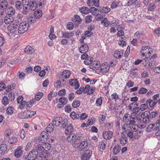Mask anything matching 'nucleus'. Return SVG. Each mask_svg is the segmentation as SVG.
<instances>
[{"mask_svg": "<svg viewBox=\"0 0 160 160\" xmlns=\"http://www.w3.org/2000/svg\"><path fill=\"white\" fill-rule=\"evenodd\" d=\"M150 112L148 111H146L143 113H139V116H140L142 118V121L144 123L143 124H141L140 126L141 128H143L146 125V123L148 122L150 120V118L149 116Z\"/></svg>", "mask_w": 160, "mask_h": 160, "instance_id": "obj_1", "label": "nucleus"}, {"mask_svg": "<svg viewBox=\"0 0 160 160\" xmlns=\"http://www.w3.org/2000/svg\"><path fill=\"white\" fill-rule=\"evenodd\" d=\"M19 24V22L17 21L14 22L12 25L8 27V33L9 35H12L14 34H16L17 32V28Z\"/></svg>", "mask_w": 160, "mask_h": 160, "instance_id": "obj_2", "label": "nucleus"}, {"mask_svg": "<svg viewBox=\"0 0 160 160\" xmlns=\"http://www.w3.org/2000/svg\"><path fill=\"white\" fill-rule=\"evenodd\" d=\"M19 25L18 28V33L23 34L28 29L29 24L27 22H21Z\"/></svg>", "mask_w": 160, "mask_h": 160, "instance_id": "obj_3", "label": "nucleus"}, {"mask_svg": "<svg viewBox=\"0 0 160 160\" xmlns=\"http://www.w3.org/2000/svg\"><path fill=\"white\" fill-rule=\"evenodd\" d=\"M152 52V49L148 46L142 47L141 52L142 55L143 56H145L146 58L150 56Z\"/></svg>", "mask_w": 160, "mask_h": 160, "instance_id": "obj_4", "label": "nucleus"}, {"mask_svg": "<svg viewBox=\"0 0 160 160\" xmlns=\"http://www.w3.org/2000/svg\"><path fill=\"white\" fill-rule=\"evenodd\" d=\"M24 1L25 3H27L26 5L30 8L31 10L34 11L37 8L38 5L36 1L33 0H31L30 2H29V0H22V1L23 2H24Z\"/></svg>", "mask_w": 160, "mask_h": 160, "instance_id": "obj_5", "label": "nucleus"}, {"mask_svg": "<svg viewBox=\"0 0 160 160\" xmlns=\"http://www.w3.org/2000/svg\"><path fill=\"white\" fill-rule=\"evenodd\" d=\"M71 74L70 71L68 70H65L63 71L61 76L59 77V78H61L60 79L61 82H64V78L67 79L69 78Z\"/></svg>", "mask_w": 160, "mask_h": 160, "instance_id": "obj_6", "label": "nucleus"}, {"mask_svg": "<svg viewBox=\"0 0 160 160\" xmlns=\"http://www.w3.org/2000/svg\"><path fill=\"white\" fill-rule=\"evenodd\" d=\"M99 0H88L87 4L88 6H94L97 7L99 6Z\"/></svg>", "mask_w": 160, "mask_h": 160, "instance_id": "obj_7", "label": "nucleus"}, {"mask_svg": "<svg viewBox=\"0 0 160 160\" xmlns=\"http://www.w3.org/2000/svg\"><path fill=\"white\" fill-rule=\"evenodd\" d=\"M38 155V151L36 149H34L29 153L27 156V158L28 159L32 160L33 159V158L37 157Z\"/></svg>", "mask_w": 160, "mask_h": 160, "instance_id": "obj_8", "label": "nucleus"}, {"mask_svg": "<svg viewBox=\"0 0 160 160\" xmlns=\"http://www.w3.org/2000/svg\"><path fill=\"white\" fill-rule=\"evenodd\" d=\"M138 0H129L125 5V6L130 7L131 6H137L139 5Z\"/></svg>", "mask_w": 160, "mask_h": 160, "instance_id": "obj_9", "label": "nucleus"}, {"mask_svg": "<svg viewBox=\"0 0 160 160\" xmlns=\"http://www.w3.org/2000/svg\"><path fill=\"white\" fill-rule=\"evenodd\" d=\"M14 18L10 15H7L4 18V21L6 24H9L14 21Z\"/></svg>", "mask_w": 160, "mask_h": 160, "instance_id": "obj_10", "label": "nucleus"}, {"mask_svg": "<svg viewBox=\"0 0 160 160\" xmlns=\"http://www.w3.org/2000/svg\"><path fill=\"white\" fill-rule=\"evenodd\" d=\"M72 21L75 25L78 26L79 24L81 23L82 19L78 15H75L74 17L72 18Z\"/></svg>", "mask_w": 160, "mask_h": 160, "instance_id": "obj_11", "label": "nucleus"}, {"mask_svg": "<svg viewBox=\"0 0 160 160\" xmlns=\"http://www.w3.org/2000/svg\"><path fill=\"white\" fill-rule=\"evenodd\" d=\"M92 153H91L90 150L86 151L84 154L81 157L82 160H87L90 158Z\"/></svg>", "mask_w": 160, "mask_h": 160, "instance_id": "obj_12", "label": "nucleus"}, {"mask_svg": "<svg viewBox=\"0 0 160 160\" xmlns=\"http://www.w3.org/2000/svg\"><path fill=\"white\" fill-rule=\"evenodd\" d=\"M7 150V146L5 144H1L0 145V154L1 155H4L6 152Z\"/></svg>", "mask_w": 160, "mask_h": 160, "instance_id": "obj_13", "label": "nucleus"}, {"mask_svg": "<svg viewBox=\"0 0 160 160\" xmlns=\"http://www.w3.org/2000/svg\"><path fill=\"white\" fill-rule=\"evenodd\" d=\"M113 135V133L112 132L107 131L104 132L103 137L104 138L107 139L111 138Z\"/></svg>", "mask_w": 160, "mask_h": 160, "instance_id": "obj_14", "label": "nucleus"}, {"mask_svg": "<svg viewBox=\"0 0 160 160\" xmlns=\"http://www.w3.org/2000/svg\"><path fill=\"white\" fill-rule=\"evenodd\" d=\"M99 63L97 62L94 61L90 64V68L93 70H97L100 67Z\"/></svg>", "mask_w": 160, "mask_h": 160, "instance_id": "obj_15", "label": "nucleus"}, {"mask_svg": "<svg viewBox=\"0 0 160 160\" xmlns=\"http://www.w3.org/2000/svg\"><path fill=\"white\" fill-rule=\"evenodd\" d=\"M88 146V143L87 141H83L81 142L78 146V149L80 151H82L86 148Z\"/></svg>", "mask_w": 160, "mask_h": 160, "instance_id": "obj_16", "label": "nucleus"}, {"mask_svg": "<svg viewBox=\"0 0 160 160\" xmlns=\"http://www.w3.org/2000/svg\"><path fill=\"white\" fill-rule=\"evenodd\" d=\"M142 64L145 67L148 68H151L154 65V63L150 62L148 59L144 60Z\"/></svg>", "mask_w": 160, "mask_h": 160, "instance_id": "obj_17", "label": "nucleus"}, {"mask_svg": "<svg viewBox=\"0 0 160 160\" xmlns=\"http://www.w3.org/2000/svg\"><path fill=\"white\" fill-rule=\"evenodd\" d=\"M109 68L110 65L108 66L107 63L105 62L104 65H102V67L101 68L100 70L102 72L106 73L108 72Z\"/></svg>", "mask_w": 160, "mask_h": 160, "instance_id": "obj_18", "label": "nucleus"}, {"mask_svg": "<svg viewBox=\"0 0 160 160\" xmlns=\"http://www.w3.org/2000/svg\"><path fill=\"white\" fill-rule=\"evenodd\" d=\"M30 111H28L26 112H22L23 116L22 115V113L19 115V117L21 118H30L32 116L30 114Z\"/></svg>", "mask_w": 160, "mask_h": 160, "instance_id": "obj_19", "label": "nucleus"}, {"mask_svg": "<svg viewBox=\"0 0 160 160\" xmlns=\"http://www.w3.org/2000/svg\"><path fill=\"white\" fill-rule=\"evenodd\" d=\"M88 50V47L86 44L82 45L79 48V51L82 53L87 52Z\"/></svg>", "mask_w": 160, "mask_h": 160, "instance_id": "obj_20", "label": "nucleus"}, {"mask_svg": "<svg viewBox=\"0 0 160 160\" xmlns=\"http://www.w3.org/2000/svg\"><path fill=\"white\" fill-rule=\"evenodd\" d=\"M25 52L28 54H32L35 52L34 49L30 46H27L24 49Z\"/></svg>", "mask_w": 160, "mask_h": 160, "instance_id": "obj_21", "label": "nucleus"}, {"mask_svg": "<svg viewBox=\"0 0 160 160\" xmlns=\"http://www.w3.org/2000/svg\"><path fill=\"white\" fill-rule=\"evenodd\" d=\"M69 82L72 86L74 85L73 83H74V88L76 89H78L80 86L79 84L77 81V79H72L71 81H70Z\"/></svg>", "mask_w": 160, "mask_h": 160, "instance_id": "obj_22", "label": "nucleus"}, {"mask_svg": "<svg viewBox=\"0 0 160 160\" xmlns=\"http://www.w3.org/2000/svg\"><path fill=\"white\" fill-rule=\"evenodd\" d=\"M62 118L57 117L55 118L53 120V124L56 126H58L61 124V121H62Z\"/></svg>", "mask_w": 160, "mask_h": 160, "instance_id": "obj_23", "label": "nucleus"}, {"mask_svg": "<svg viewBox=\"0 0 160 160\" xmlns=\"http://www.w3.org/2000/svg\"><path fill=\"white\" fill-rule=\"evenodd\" d=\"M151 101V99H148L144 104L141 105L140 108V110L142 111L147 108L149 103H150Z\"/></svg>", "mask_w": 160, "mask_h": 160, "instance_id": "obj_24", "label": "nucleus"}, {"mask_svg": "<svg viewBox=\"0 0 160 160\" xmlns=\"http://www.w3.org/2000/svg\"><path fill=\"white\" fill-rule=\"evenodd\" d=\"M5 12L7 15H10L12 16L15 12L14 9L12 7L8 8L5 10Z\"/></svg>", "mask_w": 160, "mask_h": 160, "instance_id": "obj_25", "label": "nucleus"}, {"mask_svg": "<svg viewBox=\"0 0 160 160\" xmlns=\"http://www.w3.org/2000/svg\"><path fill=\"white\" fill-rule=\"evenodd\" d=\"M73 130V128L71 124H70L67 128L65 130V133L66 134H70Z\"/></svg>", "mask_w": 160, "mask_h": 160, "instance_id": "obj_26", "label": "nucleus"}, {"mask_svg": "<svg viewBox=\"0 0 160 160\" xmlns=\"http://www.w3.org/2000/svg\"><path fill=\"white\" fill-rule=\"evenodd\" d=\"M36 150L38 152V154L42 153V152L45 150L44 146L43 145H42L39 144L37 145L36 147Z\"/></svg>", "mask_w": 160, "mask_h": 160, "instance_id": "obj_27", "label": "nucleus"}, {"mask_svg": "<svg viewBox=\"0 0 160 160\" xmlns=\"http://www.w3.org/2000/svg\"><path fill=\"white\" fill-rule=\"evenodd\" d=\"M42 12L39 9H38L34 12V16L36 18L39 19L42 17Z\"/></svg>", "mask_w": 160, "mask_h": 160, "instance_id": "obj_28", "label": "nucleus"}, {"mask_svg": "<svg viewBox=\"0 0 160 160\" xmlns=\"http://www.w3.org/2000/svg\"><path fill=\"white\" fill-rule=\"evenodd\" d=\"M80 114L78 112L76 113L75 112H73L71 113L70 116L73 119H78L80 117Z\"/></svg>", "mask_w": 160, "mask_h": 160, "instance_id": "obj_29", "label": "nucleus"}, {"mask_svg": "<svg viewBox=\"0 0 160 160\" xmlns=\"http://www.w3.org/2000/svg\"><path fill=\"white\" fill-rule=\"evenodd\" d=\"M23 3L19 1H17L15 3V7L18 10H21L22 9V7L23 6Z\"/></svg>", "mask_w": 160, "mask_h": 160, "instance_id": "obj_30", "label": "nucleus"}, {"mask_svg": "<svg viewBox=\"0 0 160 160\" xmlns=\"http://www.w3.org/2000/svg\"><path fill=\"white\" fill-rule=\"evenodd\" d=\"M99 10L100 12L107 13L110 11V9L108 7H101L99 8Z\"/></svg>", "mask_w": 160, "mask_h": 160, "instance_id": "obj_31", "label": "nucleus"}, {"mask_svg": "<svg viewBox=\"0 0 160 160\" xmlns=\"http://www.w3.org/2000/svg\"><path fill=\"white\" fill-rule=\"evenodd\" d=\"M22 151L20 148H18L15 152L14 155L17 158L20 157L22 155Z\"/></svg>", "mask_w": 160, "mask_h": 160, "instance_id": "obj_32", "label": "nucleus"}, {"mask_svg": "<svg viewBox=\"0 0 160 160\" xmlns=\"http://www.w3.org/2000/svg\"><path fill=\"white\" fill-rule=\"evenodd\" d=\"M121 150L120 147L118 145H116L113 149V153L116 155L119 153Z\"/></svg>", "mask_w": 160, "mask_h": 160, "instance_id": "obj_33", "label": "nucleus"}, {"mask_svg": "<svg viewBox=\"0 0 160 160\" xmlns=\"http://www.w3.org/2000/svg\"><path fill=\"white\" fill-rule=\"evenodd\" d=\"M36 2L39 7V8L44 7L45 6V1L44 0H36Z\"/></svg>", "mask_w": 160, "mask_h": 160, "instance_id": "obj_34", "label": "nucleus"}, {"mask_svg": "<svg viewBox=\"0 0 160 160\" xmlns=\"http://www.w3.org/2000/svg\"><path fill=\"white\" fill-rule=\"evenodd\" d=\"M106 145L105 143L103 142H100L99 144V148L100 149V151L102 152V150H104L106 149Z\"/></svg>", "mask_w": 160, "mask_h": 160, "instance_id": "obj_35", "label": "nucleus"}, {"mask_svg": "<svg viewBox=\"0 0 160 160\" xmlns=\"http://www.w3.org/2000/svg\"><path fill=\"white\" fill-rule=\"evenodd\" d=\"M8 4L6 1H4L2 2L0 5V9L2 10H5L8 8Z\"/></svg>", "mask_w": 160, "mask_h": 160, "instance_id": "obj_36", "label": "nucleus"}, {"mask_svg": "<svg viewBox=\"0 0 160 160\" xmlns=\"http://www.w3.org/2000/svg\"><path fill=\"white\" fill-rule=\"evenodd\" d=\"M54 32V28L52 27H51L50 28V32L48 36L49 38L50 39L54 38H56V36L53 34Z\"/></svg>", "mask_w": 160, "mask_h": 160, "instance_id": "obj_37", "label": "nucleus"}, {"mask_svg": "<svg viewBox=\"0 0 160 160\" xmlns=\"http://www.w3.org/2000/svg\"><path fill=\"white\" fill-rule=\"evenodd\" d=\"M80 142V138L78 137H76V138L72 142V145L75 147H78V145Z\"/></svg>", "mask_w": 160, "mask_h": 160, "instance_id": "obj_38", "label": "nucleus"}, {"mask_svg": "<svg viewBox=\"0 0 160 160\" xmlns=\"http://www.w3.org/2000/svg\"><path fill=\"white\" fill-rule=\"evenodd\" d=\"M79 11L82 13L87 14L89 12V8L87 7H83L80 8Z\"/></svg>", "mask_w": 160, "mask_h": 160, "instance_id": "obj_39", "label": "nucleus"}, {"mask_svg": "<svg viewBox=\"0 0 160 160\" xmlns=\"http://www.w3.org/2000/svg\"><path fill=\"white\" fill-rule=\"evenodd\" d=\"M131 118V116L128 113H126L123 118V120L125 122H128L130 120Z\"/></svg>", "mask_w": 160, "mask_h": 160, "instance_id": "obj_40", "label": "nucleus"}, {"mask_svg": "<svg viewBox=\"0 0 160 160\" xmlns=\"http://www.w3.org/2000/svg\"><path fill=\"white\" fill-rule=\"evenodd\" d=\"M63 36L65 38H69L72 36L74 34L73 32H63L62 34Z\"/></svg>", "mask_w": 160, "mask_h": 160, "instance_id": "obj_41", "label": "nucleus"}, {"mask_svg": "<svg viewBox=\"0 0 160 160\" xmlns=\"http://www.w3.org/2000/svg\"><path fill=\"white\" fill-rule=\"evenodd\" d=\"M127 138L126 137H123L120 139V144L122 145H124L126 144L128 142L127 140Z\"/></svg>", "mask_w": 160, "mask_h": 160, "instance_id": "obj_42", "label": "nucleus"}, {"mask_svg": "<svg viewBox=\"0 0 160 160\" xmlns=\"http://www.w3.org/2000/svg\"><path fill=\"white\" fill-rule=\"evenodd\" d=\"M76 138V135H70L67 138V140L69 142H73V141Z\"/></svg>", "mask_w": 160, "mask_h": 160, "instance_id": "obj_43", "label": "nucleus"}, {"mask_svg": "<svg viewBox=\"0 0 160 160\" xmlns=\"http://www.w3.org/2000/svg\"><path fill=\"white\" fill-rule=\"evenodd\" d=\"M93 58L91 57H89L87 58L84 61V63L86 65L91 64V62L93 60Z\"/></svg>", "mask_w": 160, "mask_h": 160, "instance_id": "obj_44", "label": "nucleus"}, {"mask_svg": "<svg viewBox=\"0 0 160 160\" xmlns=\"http://www.w3.org/2000/svg\"><path fill=\"white\" fill-rule=\"evenodd\" d=\"M54 129V126L52 124H49L46 128L47 131L48 132L51 133L52 132Z\"/></svg>", "mask_w": 160, "mask_h": 160, "instance_id": "obj_45", "label": "nucleus"}, {"mask_svg": "<svg viewBox=\"0 0 160 160\" xmlns=\"http://www.w3.org/2000/svg\"><path fill=\"white\" fill-rule=\"evenodd\" d=\"M102 23H103L104 26L107 27L110 24V22L107 18H105L102 19Z\"/></svg>", "mask_w": 160, "mask_h": 160, "instance_id": "obj_46", "label": "nucleus"}, {"mask_svg": "<svg viewBox=\"0 0 160 160\" xmlns=\"http://www.w3.org/2000/svg\"><path fill=\"white\" fill-rule=\"evenodd\" d=\"M61 121V127L63 128H64L67 124L68 120L67 119H63L62 118V120Z\"/></svg>", "mask_w": 160, "mask_h": 160, "instance_id": "obj_47", "label": "nucleus"}, {"mask_svg": "<svg viewBox=\"0 0 160 160\" xmlns=\"http://www.w3.org/2000/svg\"><path fill=\"white\" fill-rule=\"evenodd\" d=\"M157 125V124H150L147 128V131L149 132L150 131L154 130L155 128V126Z\"/></svg>", "mask_w": 160, "mask_h": 160, "instance_id": "obj_48", "label": "nucleus"}, {"mask_svg": "<svg viewBox=\"0 0 160 160\" xmlns=\"http://www.w3.org/2000/svg\"><path fill=\"white\" fill-rule=\"evenodd\" d=\"M25 5H23V8L22 11V13L25 15H27L28 13V12L29 11L30 9V8L28 7H27L26 6H25Z\"/></svg>", "mask_w": 160, "mask_h": 160, "instance_id": "obj_49", "label": "nucleus"}, {"mask_svg": "<svg viewBox=\"0 0 160 160\" xmlns=\"http://www.w3.org/2000/svg\"><path fill=\"white\" fill-rule=\"evenodd\" d=\"M67 99L65 97L60 98L59 99V101L63 105H65L67 103Z\"/></svg>", "mask_w": 160, "mask_h": 160, "instance_id": "obj_50", "label": "nucleus"}, {"mask_svg": "<svg viewBox=\"0 0 160 160\" xmlns=\"http://www.w3.org/2000/svg\"><path fill=\"white\" fill-rule=\"evenodd\" d=\"M122 53L120 52V51H116L113 55L114 57L117 58H120L122 55H121Z\"/></svg>", "mask_w": 160, "mask_h": 160, "instance_id": "obj_51", "label": "nucleus"}, {"mask_svg": "<svg viewBox=\"0 0 160 160\" xmlns=\"http://www.w3.org/2000/svg\"><path fill=\"white\" fill-rule=\"evenodd\" d=\"M2 103L4 105H6L9 103L8 98L6 96L4 97L2 100Z\"/></svg>", "mask_w": 160, "mask_h": 160, "instance_id": "obj_52", "label": "nucleus"}, {"mask_svg": "<svg viewBox=\"0 0 160 160\" xmlns=\"http://www.w3.org/2000/svg\"><path fill=\"white\" fill-rule=\"evenodd\" d=\"M18 139L16 137H12L8 141V142L11 144H14L17 142Z\"/></svg>", "mask_w": 160, "mask_h": 160, "instance_id": "obj_53", "label": "nucleus"}, {"mask_svg": "<svg viewBox=\"0 0 160 160\" xmlns=\"http://www.w3.org/2000/svg\"><path fill=\"white\" fill-rule=\"evenodd\" d=\"M43 146H44L45 150L47 151L49 150L51 148V144L49 143H47L43 144Z\"/></svg>", "mask_w": 160, "mask_h": 160, "instance_id": "obj_54", "label": "nucleus"}, {"mask_svg": "<svg viewBox=\"0 0 160 160\" xmlns=\"http://www.w3.org/2000/svg\"><path fill=\"white\" fill-rule=\"evenodd\" d=\"M80 105V102L79 100H74L72 104V106L74 108H77Z\"/></svg>", "mask_w": 160, "mask_h": 160, "instance_id": "obj_55", "label": "nucleus"}, {"mask_svg": "<svg viewBox=\"0 0 160 160\" xmlns=\"http://www.w3.org/2000/svg\"><path fill=\"white\" fill-rule=\"evenodd\" d=\"M155 8V6L154 4L153 3H151L148 7V11H153Z\"/></svg>", "mask_w": 160, "mask_h": 160, "instance_id": "obj_56", "label": "nucleus"}, {"mask_svg": "<svg viewBox=\"0 0 160 160\" xmlns=\"http://www.w3.org/2000/svg\"><path fill=\"white\" fill-rule=\"evenodd\" d=\"M92 15H88L86 16L85 18V22L86 23H89L92 21Z\"/></svg>", "mask_w": 160, "mask_h": 160, "instance_id": "obj_57", "label": "nucleus"}, {"mask_svg": "<svg viewBox=\"0 0 160 160\" xmlns=\"http://www.w3.org/2000/svg\"><path fill=\"white\" fill-rule=\"evenodd\" d=\"M36 18L33 17H29L28 19V22L30 23H34L36 21Z\"/></svg>", "mask_w": 160, "mask_h": 160, "instance_id": "obj_58", "label": "nucleus"}, {"mask_svg": "<svg viewBox=\"0 0 160 160\" xmlns=\"http://www.w3.org/2000/svg\"><path fill=\"white\" fill-rule=\"evenodd\" d=\"M119 22L118 21H112L111 22V25H112V27H114L116 26H119L118 28H121V26L120 27V25H118Z\"/></svg>", "mask_w": 160, "mask_h": 160, "instance_id": "obj_59", "label": "nucleus"}, {"mask_svg": "<svg viewBox=\"0 0 160 160\" xmlns=\"http://www.w3.org/2000/svg\"><path fill=\"white\" fill-rule=\"evenodd\" d=\"M148 91V90L144 88H141L138 91V93L140 94H143L145 93Z\"/></svg>", "mask_w": 160, "mask_h": 160, "instance_id": "obj_60", "label": "nucleus"}, {"mask_svg": "<svg viewBox=\"0 0 160 160\" xmlns=\"http://www.w3.org/2000/svg\"><path fill=\"white\" fill-rule=\"evenodd\" d=\"M74 27L73 24L71 22H68L67 25V28L69 30H72Z\"/></svg>", "mask_w": 160, "mask_h": 160, "instance_id": "obj_61", "label": "nucleus"}, {"mask_svg": "<svg viewBox=\"0 0 160 160\" xmlns=\"http://www.w3.org/2000/svg\"><path fill=\"white\" fill-rule=\"evenodd\" d=\"M150 114V118H153L156 117L158 114V113L157 112H153L151 113Z\"/></svg>", "mask_w": 160, "mask_h": 160, "instance_id": "obj_62", "label": "nucleus"}, {"mask_svg": "<svg viewBox=\"0 0 160 160\" xmlns=\"http://www.w3.org/2000/svg\"><path fill=\"white\" fill-rule=\"evenodd\" d=\"M66 93V90L65 89H63L59 91L58 94L59 96H61L65 95Z\"/></svg>", "mask_w": 160, "mask_h": 160, "instance_id": "obj_63", "label": "nucleus"}, {"mask_svg": "<svg viewBox=\"0 0 160 160\" xmlns=\"http://www.w3.org/2000/svg\"><path fill=\"white\" fill-rule=\"evenodd\" d=\"M153 71L157 73H160V65L158 67H155L153 69Z\"/></svg>", "mask_w": 160, "mask_h": 160, "instance_id": "obj_64", "label": "nucleus"}]
</instances>
